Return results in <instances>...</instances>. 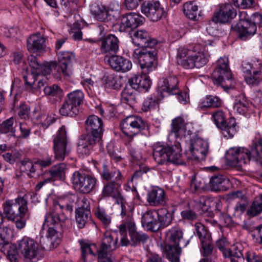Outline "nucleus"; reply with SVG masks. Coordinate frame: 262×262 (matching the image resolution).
<instances>
[{"label":"nucleus","mask_w":262,"mask_h":262,"mask_svg":"<svg viewBox=\"0 0 262 262\" xmlns=\"http://www.w3.org/2000/svg\"><path fill=\"white\" fill-rule=\"evenodd\" d=\"M251 158L256 161L262 158V138L255 137L250 151L244 147H235L229 148L226 152L227 161L232 166H246Z\"/></svg>","instance_id":"f257e3e1"},{"label":"nucleus","mask_w":262,"mask_h":262,"mask_svg":"<svg viewBox=\"0 0 262 262\" xmlns=\"http://www.w3.org/2000/svg\"><path fill=\"white\" fill-rule=\"evenodd\" d=\"M66 215H59L56 212H47L45 216V221L42 228H48L47 241L42 245L44 249L47 250L56 248L61 241L62 229L64 222L67 220Z\"/></svg>","instance_id":"f03ea898"},{"label":"nucleus","mask_w":262,"mask_h":262,"mask_svg":"<svg viewBox=\"0 0 262 262\" xmlns=\"http://www.w3.org/2000/svg\"><path fill=\"white\" fill-rule=\"evenodd\" d=\"M3 213L6 217L14 223L17 229L21 230L26 225L25 217L28 209L27 197L26 195L14 200H7L3 204Z\"/></svg>","instance_id":"7ed1b4c3"},{"label":"nucleus","mask_w":262,"mask_h":262,"mask_svg":"<svg viewBox=\"0 0 262 262\" xmlns=\"http://www.w3.org/2000/svg\"><path fill=\"white\" fill-rule=\"evenodd\" d=\"M153 157L159 164L171 162L177 165H184L181 149L179 145L169 146L157 143L153 146Z\"/></svg>","instance_id":"20e7f679"},{"label":"nucleus","mask_w":262,"mask_h":262,"mask_svg":"<svg viewBox=\"0 0 262 262\" xmlns=\"http://www.w3.org/2000/svg\"><path fill=\"white\" fill-rule=\"evenodd\" d=\"M246 13L242 12L240 13L239 21L232 28L239 34V37L243 40L253 35L256 31V24H259L262 20V15L259 13L254 14L252 22L246 18Z\"/></svg>","instance_id":"39448f33"},{"label":"nucleus","mask_w":262,"mask_h":262,"mask_svg":"<svg viewBox=\"0 0 262 262\" xmlns=\"http://www.w3.org/2000/svg\"><path fill=\"white\" fill-rule=\"evenodd\" d=\"M16 250L26 262H35L41 257L38 243L29 237L25 236L18 241Z\"/></svg>","instance_id":"423d86ee"},{"label":"nucleus","mask_w":262,"mask_h":262,"mask_svg":"<svg viewBox=\"0 0 262 262\" xmlns=\"http://www.w3.org/2000/svg\"><path fill=\"white\" fill-rule=\"evenodd\" d=\"M212 78L214 83L220 84L223 87L229 88L233 85L234 82L227 57H221L218 59L217 67L212 74Z\"/></svg>","instance_id":"0eeeda50"},{"label":"nucleus","mask_w":262,"mask_h":262,"mask_svg":"<svg viewBox=\"0 0 262 262\" xmlns=\"http://www.w3.org/2000/svg\"><path fill=\"white\" fill-rule=\"evenodd\" d=\"M212 78L214 83L220 84L223 87L229 88L233 85L234 82L227 57H221L218 59L217 67L212 74Z\"/></svg>","instance_id":"6e6552de"},{"label":"nucleus","mask_w":262,"mask_h":262,"mask_svg":"<svg viewBox=\"0 0 262 262\" xmlns=\"http://www.w3.org/2000/svg\"><path fill=\"white\" fill-rule=\"evenodd\" d=\"M236 15V10L230 4L222 5L219 9L214 13L212 19L209 21L207 30L210 34L216 35L215 30L217 23H226L230 21Z\"/></svg>","instance_id":"1a4fd4ad"},{"label":"nucleus","mask_w":262,"mask_h":262,"mask_svg":"<svg viewBox=\"0 0 262 262\" xmlns=\"http://www.w3.org/2000/svg\"><path fill=\"white\" fill-rule=\"evenodd\" d=\"M155 51L145 49H136L133 54L135 58L138 59L139 63L144 75L148 74L156 69L157 64Z\"/></svg>","instance_id":"9d476101"},{"label":"nucleus","mask_w":262,"mask_h":262,"mask_svg":"<svg viewBox=\"0 0 262 262\" xmlns=\"http://www.w3.org/2000/svg\"><path fill=\"white\" fill-rule=\"evenodd\" d=\"M71 179L75 189L83 194H87L93 191L97 183L95 178L79 171L73 172Z\"/></svg>","instance_id":"9b49d317"},{"label":"nucleus","mask_w":262,"mask_h":262,"mask_svg":"<svg viewBox=\"0 0 262 262\" xmlns=\"http://www.w3.org/2000/svg\"><path fill=\"white\" fill-rule=\"evenodd\" d=\"M147 123L141 117L130 115L124 118L120 123L123 133L127 136L132 137L145 129Z\"/></svg>","instance_id":"f8f14e48"},{"label":"nucleus","mask_w":262,"mask_h":262,"mask_svg":"<svg viewBox=\"0 0 262 262\" xmlns=\"http://www.w3.org/2000/svg\"><path fill=\"white\" fill-rule=\"evenodd\" d=\"M212 118L216 126L221 129L225 138L230 139L234 136L236 132V123L234 118H230L227 122L224 113L221 110L213 112Z\"/></svg>","instance_id":"ddd939ff"},{"label":"nucleus","mask_w":262,"mask_h":262,"mask_svg":"<svg viewBox=\"0 0 262 262\" xmlns=\"http://www.w3.org/2000/svg\"><path fill=\"white\" fill-rule=\"evenodd\" d=\"M54 157L58 160L62 161L70 152L67 147V140L65 128L61 127L56 133L53 140Z\"/></svg>","instance_id":"4468645a"},{"label":"nucleus","mask_w":262,"mask_h":262,"mask_svg":"<svg viewBox=\"0 0 262 262\" xmlns=\"http://www.w3.org/2000/svg\"><path fill=\"white\" fill-rule=\"evenodd\" d=\"M78 197L77 195L71 194L59 198L54 202L52 211L59 215L63 214L67 216L66 212H72L74 206L76 207Z\"/></svg>","instance_id":"2eb2a0df"},{"label":"nucleus","mask_w":262,"mask_h":262,"mask_svg":"<svg viewBox=\"0 0 262 262\" xmlns=\"http://www.w3.org/2000/svg\"><path fill=\"white\" fill-rule=\"evenodd\" d=\"M141 12L150 20L157 21L166 17V11L158 1L144 3L141 6Z\"/></svg>","instance_id":"dca6fc26"},{"label":"nucleus","mask_w":262,"mask_h":262,"mask_svg":"<svg viewBox=\"0 0 262 262\" xmlns=\"http://www.w3.org/2000/svg\"><path fill=\"white\" fill-rule=\"evenodd\" d=\"M208 150V142L199 137L191 139L189 141V151L192 157L191 159L196 160H204L205 159Z\"/></svg>","instance_id":"f3484780"},{"label":"nucleus","mask_w":262,"mask_h":262,"mask_svg":"<svg viewBox=\"0 0 262 262\" xmlns=\"http://www.w3.org/2000/svg\"><path fill=\"white\" fill-rule=\"evenodd\" d=\"M75 61V54L71 52L62 51L58 54V63L63 76L70 77L73 73V63Z\"/></svg>","instance_id":"a211bd4d"},{"label":"nucleus","mask_w":262,"mask_h":262,"mask_svg":"<svg viewBox=\"0 0 262 262\" xmlns=\"http://www.w3.org/2000/svg\"><path fill=\"white\" fill-rule=\"evenodd\" d=\"M130 35L132 42L142 49L152 48L158 43L157 40L151 38L148 33L145 30L133 31Z\"/></svg>","instance_id":"6ab92c4d"},{"label":"nucleus","mask_w":262,"mask_h":262,"mask_svg":"<svg viewBox=\"0 0 262 262\" xmlns=\"http://www.w3.org/2000/svg\"><path fill=\"white\" fill-rule=\"evenodd\" d=\"M85 124L87 133L94 138L103 142V128L102 119L97 116L91 115L85 121Z\"/></svg>","instance_id":"aec40b11"},{"label":"nucleus","mask_w":262,"mask_h":262,"mask_svg":"<svg viewBox=\"0 0 262 262\" xmlns=\"http://www.w3.org/2000/svg\"><path fill=\"white\" fill-rule=\"evenodd\" d=\"M102 143L103 142L90 136L88 133L82 134L80 136L77 141V151L81 155H88L94 145L98 144L101 146Z\"/></svg>","instance_id":"412c9836"},{"label":"nucleus","mask_w":262,"mask_h":262,"mask_svg":"<svg viewBox=\"0 0 262 262\" xmlns=\"http://www.w3.org/2000/svg\"><path fill=\"white\" fill-rule=\"evenodd\" d=\"M118 237H115L109 232H105L102 239L101 244L97 250V256L103 257L106 254L116 249L117 247Z\"/></svg>","instance_id":"4be33fe9"},{"label":"nucleus","mask_w":262,"mask_h":262,"mask_svg":"<svg viewBox=\"0 0 262 262\" xmlns=\"http://www.w3.org/2000/svg\"><path fill=\"white\" fill-rule=\"evenodd\" d=\"M104 60L108 63L112 69L118 72H126L132 68V62L122 56L113 55L105 57Z\"/></svg>","instance_id":"5701e85b"},{"label":"nucleus","mask_w":262,"mask_h":262,"mask_svg":"<svg viewBox=\"0 0 262 262\" xmlns=\"http://www.w3.org/2000/svg\"><path fill=\"white\" fill-rule=\"evenodd\" d=\"M100 50L102 54L107 56H113L119 50V41L114 35L110 34L101 41Z\"/></svg>","instance_id":"b1692460"},{"label":"nucleus","mask_w":262,"mask_h":262,"mask_svg":"<svg viewBox=\"0 0 262 262\" xmlns=\"http://www.w3.org/2000/svg\"><path fill=\"white\" fill-rule=\"evenodd\" d=\"M158 216L156 210H149L144 213L142 216V227L147 230L157 232L160 229Z\"/></svg>","instance_id":"393cba45"},{"label":"nucleus","mask_w":262,"mask_h":262,"mask_svg":"<svg viewBox=\"0 0 262 262\" xmlns=\"http://www.w3.org/2000/svg\"><path fill=\"white\" fill-rule=\"evenodd\" d=\"M179 81L175 76H169L161 79L159 82V86L162 93L166 92L168 95H174L179 93L178 88Z\"/></svg>","instance_id":"a878e982"},{"label":"nucleus","mask_w":262,"mask_h":262,"mask_svg":"<svg viewBox=\"0 0 262 262\" xmlns=\"http://www.w3.org/2000/svg\"><path fill=\"white\" fill-rule=\"evenodd\" d=\"M144 20V18L141 15L130 12L124 16L120 24V29L125 31L126 28H135L142 25Z\"/></svg>","instance_id":"bb28decb"},{"label":"nucleus","mask_w":262,"mask_h":262,"mask_svg":"<svg viewBox=\"0 0 262 262\" xmlns=\"http://www.w3.org/2000/svg\"><path fill=\"white\" fill-rule=\"evenodd\" d=\"M147 201L151 206H159L166 203L167 197L163 189L155 187L148 191Z\"/></svg>","instance_id":"cd10ccee"},{"label":"nucleus","mask_w":262,"mask_h":262,"mask_svg":"<svg viewBox=\"0 0 262 262\" xmlns=\"http://www.w3.org/2000/svg\"><path fill=\"white\" fill-rule=\"evenodd\" d=\"M46 38L40 33L32 34L27 38V48L31 53H34L42 50L43 48Z\"/></svg>","instance_id":"c85d7f7f"},{"label":"nucleus","mask_w":262,"mask_h":262,"mask_svg":"<svg viewBox=\"0 0 262 262\" xmlns=\"http://www.w3.org/2000/svg\"><path fill=\"white\" fill-rule=\"evenodd\" d=\"M0 247L1 250L7 255V257L11 262L18 261V253L16 246L9 243L6 237L1 233L0 229Z\"/></svg>","instance_id":"c756f323"},{"label":"nucleus","mask_w":262,"mask_h":262,"mask_svg":"<svg viewBox=\"0 0 262 262\" xmlns=\"http://www.w3.org/2000/svg\"><path fill=\"white\" fill-rule=\"evenodd\" d=\"M127 227L129 231L132 245H139L141 243H144L147 241L148 238L147 235L145 233L137 232L135 224L130 217H128L127 220Z\"/></svg>","instance_id":"7c9ffc66"},{"label":"nucleus","mask_w":262,"mask_h":262,"mask_svg":"<svg viewBox=\"0 0 262 262\" xmlns=\"http://www.w3.org/2000/svg\"><path fill=\"white\" fill-rule=\"evenodd\" d=\"M128 83L132 89L145 92L150 88L151 82L148 77L134 75L128 79Z\"/></svg>","instance_id":"2f4dec72"},{"label":"nucleus","mask_w":262,"mask_h":262,"mask_svg":"<svg viewBox=\"0 0 262 262\" xmlns=\"http://www.w3.org/2000/svg\"><path fill=\"white\" fill-rule=\"evenodd\" d=\"M121 181H112L104 184L102 195L104 197L111 196L117 200L122 197L120 191Z\"/></svg>","instance_id":"473e14b6"},{"label":"nucleus","mask_w":262,"mask_h":262,"mask_svg":"<svg viewBox=\"0 0 262 262\" xmlns=\"http://www.w3.org/2000/svg\"><path fill=\"white\" fill-rule=\"evenodd\" d=\"M229 185V180L223 175L212 177L209 182L210 189L214 191H225Z\"/></svg>","instance_id":"72a5a7b5"},{"label":"nucleus","mask_w":262,"mask_h":262,"mask_svg":"<svg viewBox=\"0 0 262 262\" xmlns=\"http://www.w3.org/2000/svg\"><path fill=\"white\" fill-rule=\"evenodd\" d=\"M169 244L181 247H185L189 243V241H185L183 238L182 230L178 227H173L169 230Z\"/></svg>","instance_id":"f704fd0d"},{"label":"nucleus","mask_w":262,"mask_h":262,"mask_svg":"<svg viewBox=\"0 0 262 262\" xmlns=\"http://www.w3.org/2000/svg\"><path fill=\"white\" fill-rule=\"evenodd\" d=\"M81 251V257L84 262H86V257L90 256L95 257L97 256L98 249L96 244H90L88 242L83 239L79 241Z\"/></svg>","instance_id":"c9c22d12"},{"label":"nucleus","mask_w":262,"mask_h":262,"mask_svg":"<svg viewBox=\"0 0 262 262\" xmlns=\"http://www.w3.org/2000/svg\"><path fill=\"white\" fill-rule=\"evenodd\" d=\"M187 123L184 119L181 117H177L172 121L171 130L169 136L173 135L177 138L181 135L185 133L186 130Z\"/></svg>","instance_id":"e433bc0d"},{"label":"nucleus","mask_w":262,"mask_h":262,"mask_svg":"<svg viewBox=\"0 0 262 262\" xmlns=\"http://www.w3.org/2000/svg\"><path fill=\"white\" fill-rule=\"evenodd\" d=\"M222 104L221 100L217 97L207 95L200 100L199 106L201 110L220 107Z\"/></svg>","instance_id":"4c0bfd02"},{"label":"nucleus","mask_w":262,"mask_h":262,"mask_svg":"<svg viewBox=\"0 0 262 262\" xmlns=\"http://www.w3.org/2000/svg\"><path fill=\"white\" fill-rule=\"evenodd\" d=\"M103 179L107 181H121L122 175L121 172L115 168L110 167L105 164L103 165V169L101 173Z\"/></svg>","instance_id":"58836bf2"},{"label":"nucleus","mask_w":262,"mask_h":262,"mask_svg":"<svg viewBox=\"0 0 262 262\" xmlns=\"http://www.w3.org/2000/svg\"><path fill=\"white\" fill-rule=\"evenodd\" d=\"M158 216V222L160 225V229L164 228L169 226L172 220L171 212L165 208H162L156 210Z\"/></svg>","instance_id":"ea45409f"},{"label":"nucleus","mask_w":262,"mask_h":262,"mask_svg":"<svg viewBox=\"0 0 262 262\" xmlns=\"http://www.w3.org/2000/svg\"><path fill=\"white\" fill-rule=\"evenodd\" d=\"M165 252L167 259L171 262H179L181 247L171 244L165 246Z\"/></svg>","instance_id":"a19ab883"},{"label":"nucleus","mask_w":262,"mask_h":262,"mask_svg":"<svg viewBox=\"0 0 262 262\" xmlns=\"http://www.w3.org/2000/svg\"><path fill=\"white\" fill-rule=\"evenodd\" d=\"M66 169L67 166L64 163H60L53 166L46 174L49 175L53 181L57 179L63 180Z\"/></svg>","instance_id":"79ce46f5"},{"label":"nucleus","mask_w":262,"mask_h":262,"mask_svg":"<svg viewBox=\"0 0 262 262\" xmlns=\"http://www.w3.org/2000/svg\"><path fill=\"white\" fill-rule=\"evenodd\" d=\"M91 12L98 20L103 21L107 17V11L105 7L101 4H92L91 7Z\"/></svg>","instance_id":"37998d69"},{"label":"nucleus","mask_w":262,"mask_h":262,"mask_svg":"<svg viewBox=\"0 0 262 262\" xmlns=\"http://www.w3.org/2000/svg\"><path fill=\"white\" fill-rule=\"evenodd\" d=\"M249 102L244 95H239L236 97L233 108L238 113L244 114L248 109Z\"/></svg>","instance_id":"c03bdc74"},{"label":"nucleus","mask_w":262,"mask_h":262,"mask_svg":"<svg viewBox=\"0 0 262 262\" xmlns=\"http://www.w3.org/2000/svg\"><path fill=\"white\" fill-rule=\"evenodd\" d=\"M79 108L66 100L59 109V113L63 116L74 117L78 114Z\"/></svg>","instance_id":"a18cd8bd"},{"label":"nucleus","mask_w":262,"mask_h":262,"mask_svg":"<svg viewBox=\"0 0 262 262\" xmlns=\"http://www.w3.org/2000/svg\"><path fill=\"white\" fill-rule=\"evenodd\" d=\"M16 122L14 117H10L4 121L0 125V131L2 133H10L11 136H15Z\"/></svg>","instance_id":"49530a36"},{"label":"nucleus","mask_w":262,"mask_h":262,"mask_svg":"<svg viewBox=\"0 0 262 262\" xmlns=\"http://www.w3.org/2000/svg\"><path fill=\"white\" fill-rule=\"evenodd\" d=\"M198 9V6L192 2L185 3L183 7L185 16L192 20H195L197 17Z\"/></svg>","instance_id":"de8ad7c7"},{"label":"nucleus","mask_w":262,"mask_h":262,"mask_svg":"<svg viewBox=\"0 0 262 262\" xmlns=\"http://www.w3.org/2000/svg\"><path fill=\"white\" fill-rule=\"evenodd\" d=\"M91 211H75V219L78 227L82 229L84 227L86 223L91 220Z\"/></svg>","instance_id":"09e8293b"},{"label":"nucleus","mask_w":262,"mask_h":262,"mask_svg":"<svg viewBox=\"0 0 262 262\" xmlns=\"http://www.w3.org/2000/svg\"><path fill=\"white\" fill-rule=\"evenodd\" d=\"M103 81L105 86L108 88L117 89L121 86L118 82V78L114 73H106L103 77Z\"/></svg>","instance_id":"8fccbe9b"},{"label":"nucleus","mask_w":262,"mask_h":262,"mask_svg":"<svg viewBox=\"0 0 262 262\" xmlns=\"http://www.w3.org/2000/svg\"><path fill=\"white\" fill-rule=\"evenodd\" d=\"M84 99V94L80 90H76L70 93L68 95L69 102L74 104L79 108V106L82 104Z\"/></svg>","instance_id":"3c124183"},{"label":"nucleus","mask_w":262,"mask_h":262,"mask_svg":"<svg viewBox=\"0 0 262 262\" xmlns=\"http://www.w3.org/2000/svg\"><path fill=\"white\" fill-rule=\"evenodd\" d=\"M43 91L45 94L50 97H55L57 100H59L62 97L63 92L60 88L56 84L52 86L46 85Z\"/></svg>","instance_id":"603ef678"},{"label":"nucleus","mask_w":262,"mask_h":262,"mask_svg":"<svg viewBox=\"0 0 262 262\" xmlns=\"http://www.w3.org/2000/svg\"><path fill=\"white\" fill-rule=\"evenodd\" d=\"M136 100L135 93L133 90L125 88L121 93V101L132 106Z\"/></svg>","instance_id":"864d4df0"},{"label":"nucleus","mask_w":262,"mask_h":262,"mask_svg":"<svg viewBox=\"0 0 262 262\" xmlns=\"http://www.w3.org/2000/svg\"><path fill=\"white\" fill-rule=\"evenodd\" d=\"M95 215L104 226L107 228L110 226L112 222V217L107 213L104 208L97 207L95 211Z\"/></svg>","instance_id":"5fc2aeb1"},{"label":"nucleus","mask_w":262,"mask_h":262,"mask_svg":"<svg viewBox=\"0 0 262 262\" xmlns=\"http://www.w3.org/2000/svg\"><path fill=\"white\" fill-rule=\"evenodd\" d=\"M260 65L259 70H254L253 74H248V75L245 76V79L247 83L249 85H257L260 81V76L262 73V63H259Z\"/></svg>","instance_id":"6e6d98bb"},{"label":"nucleus","mask_w":262,"mask_h":262,"mask_svg":"<svg viewBox=\"0 0 262 262\" xmlns=\"http://www.w3.org/2000/svg\"><path fill=\"white\" fill-rule=\"evenodd\" d=\"M194 227L196 234L199 237L200 242L211 239L210 233L202 223H196L194 224Z\"/></svg>","instance_id":"4d7b16f0"},{"label":"nucleus","mask_w":262,"mask_h":262,"mask_svg":"<svg viewBox=\"0 0 262 262\" xmlns=\"http://www.w3.org/2000/svg\"><path fill=\"white\" fill-rule=\"evenodd\" d=\"M57 67V63L55 61L50 62H46L41 64L39 70L36 72V75L38 76L42 74L44 76L50 75L53 69H55Z\"/></svg>","instance_id":"13d9d810"},{"label":"nucleus","mask_w":262,"mask_h":262,"mask_svg":"<svg viewBox=\"0 0 262 262\" xmlns=\"http://www.w3.org/2000/svg\"><path fill=\"white\" fill-rule=\"evenodd\" d=\"M126 228H127V221H124L119 228L118 233L120 236V242L122 246H127L130 244V242L127 237Z\"/></svg>","instance_id":"bf43d9fd"},{"label":"nucleus","mask_w":262,"mask_h":262,"mask_svg":"<svg viewBox=\"0 0 262 262\" xmlns=\"http://www.w3.org/2000/svg\"><path fill=\"white\" fill-rule=\"evenodd\" d=\"M262 212V202L258 200L253 201L250 207L248 209L247 214L251 216H254Z\"/></svg>","instance_id":"052dcab7"},{"label":"nucleus","mask_w":262,"mask_h":262,"mask_svg":"<svg viewBox=\"0 0 262 262\" xmlns=\"http://www.w3.org/2000/svg\"><path fill=\"white\" fill-rule=\"evenodd\" d=\"M77 208L75 211H90V203L88 199L85 196H80L78 197L77 202Z\"/></svg>","instance_id":"680f3d73"},{"label":"nucleus","mask_w":262,"mask_h":262,"mask_svg":"<svg viewBox=\"0 0 262 262\" xmlns=\"http://www.w3.org/2000/svg\"><path fill=\"white\" fill-rule=\"evenodd\" d=\"M193 54L195 67L196 68L202 67L207 62L208 58L203 53L198 52Z\"/></svg>","instance_id":"e2e57ef3"},{"label":"nucleus","mask_w":262,"mask_h":262,"mask_svg":"<svg viewBox=\"0 0 262 262\" xmlns=\"http://www.w3.org/2000/svg\"><path fill=\"white\" fill-rule=\"evenodd\" d=\"M202 245L201 252L204 256H208L211 255L213 247L211 242V239L201 242Z\"/></svg>","instance_id":"0e129e2a"},{"label":"nucleus","mask_w":262,"mask_h":262,"mask_svg":"<svg viewBox=\"0 0 262 262\" xmlns=\"http://www.w3.org/2000/svg\"><path fill=\"white\" fill-rule=\"evenodd\" d=\"M20 168L28 173H34L36 171L35 165L28 159H25L21 161Z\"/></svg>","instance_id":"69168bd1"},{"label":"nucleus","mask_w":262,"mask_h":262,"mask_svg":"<svg viewBox=\"0 0 262 262\" xmlns=\"http://www.w3.org/2000/svg\"><path fill=\"white\" fill-rule=\"evenodd\" d=\"M219 222L221 226L228 227L232 225L233 221L230 215L221 212L219 215Z\"/></svg>","instance_id":"338daca9"},{"label":"nucleus","mask_w":262,"mask_h":262,"mask_svg":"<svg viewBox=\"0 0 262 262\" xmlns=\"http://www.w3.org/2000/svg\"><path fill=\"white\" fill-rule=\"evenodd\" d=\"M143 0H124L123 6L127 10L136 9Z\"/></svg>","instance_id":"774afa93"}]
</instances>
